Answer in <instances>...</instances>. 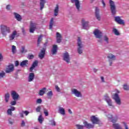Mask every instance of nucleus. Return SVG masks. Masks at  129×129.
Segmentation results:
<instances>
[{
    "mask_svg": "<svg viewBox=\"0 0 129 129\" xmlns=\"http://www.w3.org/2000/svg\"><path fill=\"white\" fill-rule=\"evenodd\" d=\"M83 125H80V124H76V127L77 129H84V126L86 127V128H93L94 127V125L92 124H90L87 121H85L83 122Z\"/></svg>",
    "mask_w": 129,
    "mask_h": 129,
    "instance_id": "nucleus-1",
    "label": "nucleus"
},
{
    "mask_svg": "<svg viewBox=\"0 0 129 129\" xmlns=\"http://www.w3.org/2000/svg\"><path fill=\"white\" fill-rule=\"evenodd\" d=\"M1 28L2 34H3L4 36L7 35V34H9V33L11 32L10 27L6 25H1Z\"/></svg>",
    "mask_w": 129,
    "mask_h": 129,
    "instance_id": "nucleus-2",
    "label": "nucleus"
},
{
    "mask_svg": "<svg viewBox=\"0 0 129 129\" xmlns=\"http://www.w3.org/2000/svg\"><path fill=\"white\" fill-rule=\"evenodd\" d=\"M117 93H120L119 91L116 90V93L114 94V96L113 97L114 100L118 105H120L121 104V101L120 100V98H119V96L117 94Z\"/></svg>",
    "mask_w": 129,
    "mask_h": 129,
    "instance_id": "nucleus-3",
    "label": "nucleus"
},
{
    "mask_svg": "<svg viewBox=\"0 0 129 129\" xmlns=\"http://www.w3.org/2000/svg\"><path fill=\"white\" fill-rule=\"evenodd\" d=\"M109 3L110 8L112 14L115 15L116 13V7L115 6V4H114V2L112 0H109Z\"/></svg>",
    "mask_w": 129,
    "mask_h": 129,
    "instance_id": "nucleus-4",
    "label": "nucleus"
},
{
    "mask_svg": "<svg viewBox=\"0 0 129 129\" xmlns=\"http://www.w3.org/2000/svg\"><path fill=\"white\" fill-rule=\"evenodd\" d=\"M104 99L106 101L108 105H109L111 108H114V106L112 104V101H111L108 95H105L104 97Z\"/></svg>",
    "mask_w": 129,
    "mask_h": 129,
    "instance_id": "nucleus-5",
    "label": "nucleus"
},
{
    "mask_svg": "<svg viewBox=\"0 0 129 129\" xmlns=\"http://www.w3.org/2000/svg\"><path fill=\"white\" fill-rule=\"evenodd\" d=\"M72 94L76 96V97H82V94L81 92L78 91V90L76 89L73 88L71 89Z\"/></svg>",
    "mask_w": 129,
    "mask_h": 129,
    "instance_id": "nucleus-6",
    "label": "nucleus"
},
{
    "mask_svg": "<svg viewBox=\"0 0 129 129\" xmlns=\"http://www.w3.org/2000/svg\"><path fill=\"white\" fill-rule=\"evenodd\" d=\"M37 24L33 22H30V25L29 26V32L30 33H33L35 32L36 29Z\"/></svg>",
    "mask_w": 129,
    "mask_h": 129,
    "instance_id": "nucleus-7",
    "label": "nucleus"
},
{
    "mask_svg": "<svg viewBox=\"0 0 129 129\" xmlns=\"http://www.w3.org/2000/svg\"><path fill=\"white\" fill-rule=\"evenodd\" d=\"M91 121L93 124H99L100 120L96 116H92L91 117Z\"/></svg>",
    "mask_w": 129,
    "mask_h": 129,
    "instance_id": "nucleus-8",
    "label": "nucleus"
},
{
    "mask_svg": "<svg viewBox=\"0 0 129 129\" xmlns=\"http://www.w3.org/2000/svg\"><path fill=\"white\" fill-rule=\"evenodd\" d=\"M94 34L96 38H98V39H101L102 37V32L98 29L94 31Z\"/></svg>",
    "mask_w": 129,
    "mask_h": 129,
    "instance_id": "nucleus-9",
    "label": "nucleus"
},
{
    "mask_svg": "<svg viewBox=\"0 0 129 129\" xmlns=\"http://www.w3.org/2000/svg\"><path fill=\"white\" fill-rule=\"evenodd\" d=\"M63 59L67 63H70V55L68 52H66L63 54Z\"/></svg>",
    "mask_w": 129,
    "mask_h": 129,
    "instance_id": "nucleus-10",
    "label": "nucleus"
},
{
    "mask_svg": "<svg viewBox=\"0 0 129 129\" xmlns=\"http://www.w3.org/2000/svg\"><path fill=\"white\" fill-rule=\"evenodd\" d=\"M11 96H12L13 100H18L20 97L19 94H18L17 92L15 91L11 92Z\"/></svg>",
    "mask_w": 129,
    "mask_h": 129,
    "instance_id": "nucleus-11",
    "label": "nucleus"
},
{
    "mask_svg": "<svg viewBox=\"0 0 129 129\" xmlns=\"http://www.w3.org/2000/svg\"><path fill=\"white\" fill-rule=\"evenodd\" d=\"M73 4H75L76 8L78 11H80V3L79 0H71Z\"/></svg>",
    "mask_w": 129,
    "mask_h": 129,
    "instance_id": "nucleus-12",
    "label": "nucleus"
},
{
    "mask_svg": "<svg viewBox=\"0 0 129 129\" xmlns=\"http://www.w3.org/2000/svg\"><path fill=\"white\" fill-rule=\"evenodd\" d=\"M14 70V65L10 64L6 68V70L5 71V72L6 73H11V72H13Z\"/></svg>",
    "mask_w": 129,
    "mask_h": 129,
    "instance_id": "nucleus-13",
    "label": "nucleus"
},
{
    "mask_svg": "<svg viewBox=\"0 0 129 129\" xmlns=\"http://www.w3.org/2000/svg\"><path fill=\"white\" fill-rule=\"evenodd\" d=\"M95 17L98 21H100V20H101V17L99 14V9L98 7H96L95 8Z\"/></svg>",
    "mask_w": 129,
    "mask_h": 129,
    "instance_id": "nucleus-14",
    "label": "nucleus"
},
{
    "mask_svg": "<svg viewBox=\"0 0 129 129\" xmlns=\"http://www.w3.org/2000/svg\"><path fill=\"white\" fill-rule=\"evenodd\" d=\"M115 21L119 25H124V21L120 19V17H115Z\"/></svg>",
    "mask_w": 129,
    "mask_h": 129,
    "instance_id": "nucleus-15",
    "label": "nucleus"
},
{
    "mask_svg": "<svg viewBox=\"0 0 129 129\" xmlns=\"http://www.w3.org/2000/svg\"><path fill=\"white\" fill-rule=\"evenodd\" d=\"M38 60H35L33 62L31 67L29 69L30 72H33V70H34V69H35V68H36V67L38 66Z\"/></svg>",
    "mask_w": 129,
    "mask_h": 129,
    "instance_id": "nucleus-16",
    "label": "nucleus"
},
{
    "mask_svg": "<svg viewBox=\"0 0 129 129\" xmlns=\"http://www.w3.org/2000/svg\"><path fill=\"white\" fill-rule=\"evenodd\" d=\"M56 39L57 43H61L62 41V35L60 33L56 32Z\"/></svg>",
    "mask_w": 129,
    "mask_h": 129,
    "instance_id": "nucleus-17",
    "label": "nucleus"
},
{
    "mask_svg": "<svg viewBox=\"0 0 129 129\" xmlns=\"http://www.w3.org/2000/svg\"><path fill=\"white\" fill-rule=\"evenodd\" d=\"M16 110V107L14 106H11L10 108L8 109L7 110V114L8 115H13V111Z\"/></svg>",
    "mask_w": 129,
    "mask_h": 129,
    "instance_id": "nucleus-18",
    "label": "nucleus"
},
{
    "mask_svg": "<svg viewBox=\"0 0 129 129\" xmlns=\"http://www.w3.org/2000/svg\"><path fill=\"white\" fill-rule=\"evenodd\" d=\"M77 48H83V43L81 41V38L78 37L77 40Z\"/></svg>",
    "mask_w": 129,
    "mask_h": 129,
    "instance_id": "nucleus-19",
    "label": "nucleus"
},
{
    "mask_svg": "<svg viewBox=\"0 0 129 129\" xmlns=\"http://www.w3.org/2000/svg\"><path fill=\"white\" fill-rule=\"evenodd\" d=\"M17 36V33L16 31H14L13 33L9 36V40L10 41H13L14 39Z\"/></svg>",
    "mask_w": 129,
    "mask_h": 129,
    "instance_id": "nucleus-20",
    "label": "nucleus"
},
{
    "mask_svg": "<svg viewBox=\"0 0 129 129\" xmlns=\"http://www.w3.org/2000/svg\"><path fill=\"white\" fill-rule=\"evenodd\" d=\"M82 25L83 26V28L85 29H87V27H88V22L86 21L84 19H82Z\"/></svg>",
    "mask_w": 129,
    "mask_h": 129,
    "instance_id": "nucleus-21",
    "label": "nucleus"
},
{
    "mask_svg": "<svg viewBox=\"0 0 129 129\" xmlns=\"http://www.w3.org/2000/svg\"><path fill=\"white\" fill-rule=\"evenodd\" d=\"M35 78V74L33 73H31L29 74L28 76V82H32Z\"/></svg>",
    "mask_w": 129,
    "mask_h": 129,
    "instance_id": "nucleus-22",
    "label": "nucleus"
},
{
    "mask_svg": "<svg viewBox=\"0 0 129 129\" xmlns=\"http://www.w3.org/2000/svg\"><path fill=\"white\" fill-rule=\"evenodd\" d=\"M58 50V46L57 45L54 44L52 46V49L51 50V52L52 55H55L57 53V50Z\"/></svg>",
    "mask_w": 129,
    "mask_h": 129,
    "instance_id": "nucleus-23",
    "label": "nucleus"
},
{
    "mask_svg": "<svg viewBox=\"0 0 129 129\" xmlns=\"http://www.w3.org/2000/svg\"><path fill=\"white\" fill-rule=\"evenodd\" d=\"M53 12L54 17H57L59 14V6L58 5L55 7Z\"/></svg>",
    "mask_w": 129,
    "mask_h": 129,
    "instance_id": "nucleus-24",
    "label": "nucleus"
},
{
    "mask_svg": "<svg viewBox=\"0 0 129 129\" xmlns=\"http://www.w3.org/2000/svg\"><path fill=\"white\" fill-rule=\"evenodd\" d=\"M107 57L108 60H115L116 59L115 55H114L111 53H109V54H108Z\"/></svg>",
    "mask_w": 129,
    "mask_h": 129,
    "instance_id": "nucleus-25",
    "label": "nucleus"
},
{
    "mask_svg": "<svg viewBox=\"0 0 129 129\" xmlns=\"http://www.w3.org/2000/svg\"><path fill=\"white\" fill-rule=\"evenodd\" d=\"M45 52H46V49H45V48H43V49L41 50V52L39 54V57L40 59H43V58H44V56H45Z\"/></svg>",
    "mask_w": 129,
    "mask_h": 129,
    "instance_id": "nucleus-26",
    "label": "nucleus"
},
{
    "mask_svg": "<svg viewBox=\"0 0 129 129\" xmlns=\"http://www.w3.org/2000/svg\"><path fill=\"white\" fill-rule=\"evenodd\" d=\"M58 112L60 113V114H61L62 115H65V109L62 107H59L58 108Z\"/></svg>",
    "mask_w": 129,
    "mask_h": 129,
    "instance_id": "nucleus-27",
    "label": "nucleus"
},
{
    "mask_svg": "<svg viewBox=\"0 0 129 129\" xmlns=\"http://www.w3.org/2000/svg\"><path fill=\"white\" fill-rule=\"evenodd\" d=\"M46 90H47V89L46 88H43L42 89L40 90L39 94H38L39 95H40V96H43V95H44L45 93H46Z\"/></svg>",
    "mask_w": 129,
    "mask_h": 129,
    "instance_id": "nucleus-28",
    "label": "nucleus"
},
{
    "mask_svg": "<svg viewBox=\"0 0 129 129\" xmlns=\"http://www.w3.org/2000/svg\"><path fill=\"white\" fill-rule=\"evenodd\" d=\"M14 15L15 16V18L17 20V21H19V22H21V21H22V17L21 15L17 13H14Z\"/></svg>",
    "mask_w": 129,
    "mask_h": 129,
    "instance_id": "nucleus-29",
    "label": "nucleus"
},
{
    "mask_svg": "<svg viewBox=\"0 0 129 129\" xmlns=\"http://www.w3.org/2000/svg\"><path fill=\"white\" fill-rule=\"evenodd\" d=\"M28 64H29V61L28 60H25L21 62L20 66H21V67H24V66H27Z\"/></svg>",
    "mask_w": 129,
    "mask_h": 129,
    "instance_id": "nucleus-30",
    "label": "nucleus"
},
{
    "mask_svg": "<svg viewBox=\"0 0 129 129\" xmlns=\"http://www.w3.org/2000/svg\"><path fill=\"white\" fill-rule=\"evenodd\" d=\"M55 25V22H54V18H51L50 20V24H49V29L50 30H52L53 26Z\"/></svg>",
    "mask_w": 129,
    "mask_h": 129,
    "instance_id": "nucleus-31",
    "label": "nucleus"
},
{
    "mask_svg": "<svg viewBox=\"0 0 129 129\" xmlns=\"http://www.w3.org/2000/svg\"><path fill=\"white\" fill-rule=\"evenodd\" d=\"M46 4V0H40V10L42 11Z\"/></svg>",
    "mask_w": 129,
    "mask_h": 129,
    "instance_id": "nucleus-32",
    "label": "nucleus"
},
{
    "mask_svg": "<svg viewBox=\"0 0 129 129\" xmlns=\"http://www.w3.org/2000/svg\"><path fill=\"white\" fill-rule=\"evenodd\" d=\"M113 127L115 129H122V128L121 127V126H120V125H119V124L115 123L113 124Z\"/></svg>",
    "mask_w": 129,
    "mask_h": 129,
    "instance_id": "nucleus-33",
    "label": "nucleus"
},
{
    "mask_svg": "<svg viewBox=\"0 0 129 129\" xmlns=\"http://www.w3.org/2000/svg\"><path fill=\"white\" fill-rule=\"evenodd\" d=\"M104 41H105L106 44H108L109 43V38L108 36L104 35L103 38Z\"/></svg>",
    "mask_w": 129,
    "mask_h": 129,
    "instance_id": "nucleus-34",
    "label": "nucleus"
},
{
    "mask_svg": "<svg viewBox=\"0 0 129 129\" xmlns=\"http://www.w3.org/2000/svg\"><path fill=\"white\" fill-rule=\"evenodd\" d=\"M10 100V94L7 93L5 96V100L6 102H8Z\"/></svg>",
    "mask_w": 129,
    "mask_h": 129,
    "instance_id": "nucleus-35",
    "label": "nucleus"
},
{
    "mask_svg": "<svg viewBox=\"0 0 129 129\" xmlns=\"http://www.w3.org/2000/svg\"><path fill=\"white\" fill-rule=\"evenodd\" d=\"M8 122H9V124L13 125V124L14 123H15V120L12 118H9L8 119Z\"/></svg>",
    "mask_w": 129,
    "mask_h": 129,
    "instance_id": "nucleus-36",
    "label": "nucleus"
},
{
    "mask_svg": "<svg viewBox=\"0 0 129 129\" xmlns=\"http://www.w3.org/2000/svg\"><path fill=\"white\" fill-rule=\"evenodd\" d=\"M78 52L80 55L83 53V47H77Z\"/></svg>",
    "mask_w": 129,
    "mask_h": 129,
    "instance_id": "nucleus-37",
    "label": "nucleus"
},
{
    "mask_svg": "<svg viewBox=\"0 0 129 129\" xmlns=\"http://www.w3.org/2000/svg\"><path fill=\"white\" fill-rule=\"evenodd\" d=\"M12 51L13 54H16V53H17V47H16V46H12Z\"/></svg>",
    "mask_w": 129,
    "mask_h": 129,
    "instance_id": "nucleus-38",
    "label": "nucleus"
},
{
    "mask_svg": "<svg viewBox=\"0 0 129 129\" xmlns=\"http://www.w3.org/2000/svg\"><path fill=\"white\" fill-rule=\"evenodd\" d=\"M47 96H48V98H51L53 96V92H52L51 91H49L47 93Z\"/></svg>",
    "mask_w": 129,
    "mask_h": 129,
    "instance_id": "nucleus-39",
    "label": "nucleus"
},
{
    "mask_svg": "<svg viewBox=\"0 0 129 129\" xmlns=\"http://www.w3.org/2000/svg\"><path fill=\"white\" fill-rule=\"evenodd\" d=\"M38 119L40 123H42L43 122V121L44 120V118H43L42 115H40Z\"/></svg>",
    "mask_w": 129,
    "mask_h": 129,
    "instance_id": "nucleus-40",
    "label": "nucleus"
},
{
    "mask_svg": "<svg viewBox=\"0 0 129 129\" xmlns=\"http://www.w3.org/2000/svg\"><path fill=\"white\" fill-rule=\"evenodd\" d=\"M113 32L116 36H118L119 35V32H118V31L116 28L113 29Z\"/></svg>",
    "mask_w": 129,
    "mask_h": 129,
    "instance_id": "nucleus-41",
    "label": "nucleus"
},
{
    "mask_svg": "<svg viewBox=\"0 0 129 129\" xmlns=\"http://www.w3.org/2000/svg\"><path fill=\"white\" fill-rule=\"evenodd\" d=\"M6 76V73L5 72L2 71L0 72V79H2V78H4Z\"/></svg>",
    "mask_w": 129,
    "mask_h": 129,
    "instance_id": "nucleus-42",
    "label": "nucleus"
},
{
    "mask_svg": "<svg viewBox=\"0 0 129 129\" xmlns=\"http://www.w3.org/2000/svg\"><path fill=\"white\" fill-rule=\"evenodd\" d=\"M42 38H43V35H41L38 37V39L37 40V44L38 45L40 44V43L41 42V41H42Z\"/></svg>",
    "mask_w": 129,
    "mask_h": 129,
    "instance_id": "nucleus-43",
    "label": "nucleus"
},
{
    "mask_svg": "<svg viewBox=\"0 0 129 129\" xmlns=\"http://www.w3.org/2000/svg\"><path fill=\"white\" fill-rule=\"evenodd\" d=\"M44 113L45 115V116H48L49 115V113L48 112V110L46 108L43 109Z\"/></svg>",
    "mask_w": 129,
    "mask_h": 129,
    "instance_id": "nucleus-44",
    "label": "nucleus"
},
{
    "mask_svg": "<svg viewBox=\"0 0 129 129\" xmlns=\"http://www.w3.org/2000/svg\"><path fill=\"white\" fill-rule=\"evenodd\" d=\"M123 89L124 90H129V86L126 85V84H125L123 85Z\"/></svg>",
    "mask_w": 129,
    "mask_h": 129,
    "instance_id": "nucleus-45",
    "label": "nucleus"
},
{
    "mask_svg": "<svg viewBox=\"0 0 129 129\" xmlns=\"http://www.w3.org/2000/svg\"><path fill=\"white\" fill-rule=\"evenodd\" d=\"M21 52V53H26V52H27V50L26 49H25L24 46L22 47Z\"/></svg>",
    "mask_w": 129,
    "mask_h": 129,
    "instance_id": "nucleus-46",
    "label": "nucleus"
},
{
    "mask_svg": "<svg viewBox=\"0 0 129 129\" xmlns=\"http://www.w3.org/2000/svg\"><path fill=\"white\" fill-rule=\"evenodd\" d=\"M50 123H51V125H53L54 126H55V125H56V122H55V121L54 120H50Z\"/></svg>",
    "mask_w": 129,
    "mask_h": 129,
    "instance_id": "nucleus-47",
    "label": "nucleus"
},
{
    "mask_svg": "<svg viewBox=\"0 0 129 129\" xmlns=\"http://www.w3.org/2000/svg\"><path fill=\"white\" fill-rule=\"evenodd\" d=\"M17 100H14L11 102V105H16L17 104Z\"/></svg>",
    "mask_w": 129,
    "mask_h": 129,
    "instance_id": "nucleus-48",
    "label": "nucleus"
},
{
    "mask_svg": "<svg viewBox=\"0 0 129 129\" xmlns=\"http://www.w3.org/2000/svg\"><path fill=\"white\" fill-rule=\"evenodd\" d=\"M19 115H20V117L24 118V110L19 112Z\"/></svg>",
    "mask_w": 129,
    "mask_h": 129,
    "instance_id": "nucleus-49",
    "label": "nucleus"
},
{
    "mask_svg": "<svg viewBox=\"0 0 129 129\" xmlns=\"http://www.w3.org/2000/svg\"><path fill=\"white\" fill-rule=\"evenodd\" d=\"M111 122H113V123H115L116 121L117 120V118H113V117L110 119Z\"/></svg>",
    "mask_w": 129,
    "mask_h": 129,
    "instance_id": "nucleus-50",
    "label": "nucleus"
},
{
    "mask_svg": "<svg viewBox=\"0 0 129 129\" xmlns=\"http://www.w3.org/2000/svg\"><path fill=\"white\" fill-rule=\"evenodd\" d=\"M36 110L37 112H40V111H41V106H38L36 108Z\"/></svg>",
    "mask_w": 129,
    "mask_h": 129,
    "instance_id": "nucleus-51",
    "label": "nucleus"
},
{
    "mask_svg": "<svg viewBox=\"0 0 129 129\" xmlns=\"http://www.w3.org/2000/svg\"><path fill=\"white\" fill-rule=\"evenodd\" d=\"M34 57V55L31 54V55H29L27 58L30 60H31V59H33Z\"/></svg>",
    "mask_w": 129,
    "mask_h": 129,
    "instance_id": "nucleus-52",
    "label": "nucleus"
},
{
    "mask_svg": "<svg viewBox=\"0 0 129 129\" xmlns=\"http://www.w3.org/2000/svg\"><path fill=\"white\" fill-rule=\"evenodd\" d=\"M23 113L26 115V116H27L29 113H30V112H29V111L25 110L23 111Z\"/></svg>",
    "mask_w": 129,
    "mask_h": 129,
    "instance_id": "nucleus-53",
    "label": "nucleus"
},
{
    "mask_svg": "<svg viewBox=\"0 0 129 129\" xmlns=\"http://www.w3.org/2000/svg\"><path fill=\"white\" fill-rule=\"evenodd\" d=\"M100 2H101V3H102V4L103 5V8H105L106 5L105 4V2H104V1L101 0Z\"/></svg>",
    "mask_w": 129,
    "mask_h": 129,
    "instance_id": "nucleus-54",
    "label": "nucleus"
},
{
    "mask_svg": "<svg viewBox=\"0 0 129 129\" xmlns=\"http://www.w3.org/2000/svg\"><path fill=\"white\" fill-rule=\"evenodd\" d=\"M55 89L57 92H60L61 91V90L60 89V88L58 87V86H55Z\"/></svg>",
    "mask_w": 129,
    "mask_h": 129,
    "instance_id": "nucleus-55",
    "label": "nucleus"
},
{
    "mask_svg": "<svg viewBox=\"0 0 129 129\" xmlns=\"http://www.w3.org/2000/svg\"><path fill=\"white\" fill-rule=\"evenodd\" d=\"M107 117H108V119L111 120L112 119L113 116L112 115L109 114L107 115Z\"/></svg>",
    "mask_w": 129,
    "mask_h": 129,
    "instance_id": "nucleus-56",
    "label": "nucleus"
},
{
    "mask_svg": "<svg viewBox=\"0 0 129 129\" xmlns=\"http://www.w3.org/2000/svg\"><path fill=\"white\" fill-rule=\"evenodd\" d=\"M26 125V122L24 120H22L21 121V126H25Z\"/></svg>",
    "mask_w": 129,
    "mask_h": 129,
    "instance_id": "nucleus-57",
    "label": "nucleus"
},
{
    "mask_svg": "<svg viewBox=\"0 0 129 129\" xmlns=\"http://www.w3.org/2000/svg\"><path fill=\"white\" fill-rule=\"evenodd\" d=\"M113 61L114 60H108L109 66H112V63H113Z\"/></svg>",
    "mask_w": 129,
    "mask_h": 129,
    "instance_id": "nucleus-58",
    "label": "nucleus"
},
{
    "mask_svg": "<svg viewBox=\"0 0 129 129\" xmlns=\"http://www.w3.org/2000/svg\"><path fill=\"white\" fill-rule=\"evenodd\" d=\"M37 103L41 104L42 103V100L41 99H38L36 101Z\"/></svg>",
    "mask_w": 129,
    "mask_h": 129,
    "instance_id": "nucleus-59",
    "label": "nucleus"
},
{
    "mask_svg": "<svg viewBox=\"0 0 129 129\" xmlns=\"http://www.w3.org/2000/svg\"><path fill=\"white\" fill-rule=\"evenodd\" d=\"M123 124H124L125 129H128V127L126 125V123L125 122H123Z\"/></svg>",
    "mask_w": 129,
    "mask_h": 129,
    "instance_id": "nucleus-60",
    "label": "nucleus"
},
{
    "mask_svg": "<svg viewBox=\"0 0 129 129\" xmlns=\"http://www.w3.org/2000/svg\"><path fill=\"white\" fill-rule=\"evenodd\" d=\"M6 9L8 11H9L10 9H11V6L10 5H7V7H6Z\"/></svg>",
    "mask_w": 129,
    "mask_h": 129,
    "instance_id": "nucleus-61",
    "label": "nucleus"
},
{
    "mask_svg": "<svg viewBox=\"0 0 129 129\" xmlns=\"http://www.w3.org/2000/svg\"><path fill=\"white\" fill-rule=\"evenodd\" d=\"M3 55H2V54L0 53V62L3 61Z\"/></svg>",
    "mask_w": 129,
    "mask_h": 129,
    "instance_id": "nucleus-62",
    "label": "nucleus"
},
{
    "mask_svg": "<svg viewBox=\"0 0 129 129\" xmlns=\"http://www.w3.org/2000/svg\"><path fill=\"white\" fill-rule=\"evenodd\" d=\"M15 66H19V62L18 61H15Z\"/></svg>",
    "mask_w": 129,
    "mask_h": 129,
    "instance_id": "nucleus-63",
    "label": "nucleus"
},
{
    "mask_svg": "<svg viewBox=\"0 0 129 129\" xmlns=\"http://www.w3.org/2000/svg\"><path fill=\"white\" fill-rule=\"evenodd\" d=\"M102 82H104V78L103 77H101Z\"/></svg>",
    "mask_w": 129,
    "mask_h": 129,
    "instance_id": "nucleus-64",
    "label": "nucleus"
}]
</instances>
